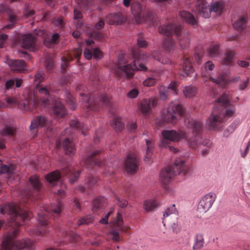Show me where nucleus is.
<instances>
[{
	"label": "nucleus",
	"instance_id": "f257e3e1",
	"mask_svg": "<svg viewBox=\"0 0 250 250\" xmlns=\"http://www.w3.org/2000/svg\"><path fill=\"white\" fill-rule=\"evenodd\" d=\"M232 96L229 91L224 92L214 103V109L206 120V125L210 130H219L224 126L225 118L232 117L236 108L230 103Z\"/></svg>",
	"mask_w": 250,
	"mask_h": 250
},
{
	"label": "nucleus",
	"instance_id": "f03ea898",
	"mask_svg": "<svg viewBox=\"0 0 250 250\" xmlns=\"http://www.w3.org/2000/svg\"><path fill=\"white\" fill-rule=\"evenodd\" d=\"M134 61L131 64L117 66L115 68V73L119 77L130 78L134 75L135 70L145 71L147 70L144 63L148 60L147 57L139 51L133 50Z\"/></svg>",
	"mask_w": 250,
	"mask_h": 250
},
{
	"label": "nucleus",
	"instance_id": "7ed1b4c3",
	"mask_svg": "<svg viewBox=\"0 0 250 250\" xmlns=\"http://www.w3.org/2000/svg\"><path fill=\"white\" fill-rule=\"evenodd\" d=\"M36 90L41 95L39 104L44 107L53 106L52 115L54 118H61L66 114V109L62 102L59 99L51 97L46 86L37 85Z\"/></svg>",
	"mask_w": 250,
	"mask_h": 250
},
{
	"label": "nucleus",
	"instance_id": "20e7f679",
	"mask_svg": "<svg viewBox=\"0 0 250 250\" xmlns=\"http://www.w3.org/2000/svg\"><path fill=\"white\" fill-rule=\"evenodd\" d=\"M80 173L81 172L80 171H76L71 166L67 165L62 168V173L59 170H56L46 175V179L48 182L53 186H55L57 183H59L60 188L55 190L53 192L55 194L62 195L64 193L65 185L62 181L60 182L59 181L61 175H67L70 183L72 184L78 180Z\"/></svg>",
	"mask_w": 250,
	"mask_h": 250
},
{
	"label": "nucleus",
	"instance_id": "39448f33",
	"mask_svg": "<svg viewBox=\"0 0 250 250\" xmlns=\"http://www.w3.org/2000/svg\"><path fill=\"white\" fill-rule=\"evenodd\" d=\"M63 207L62 203L61 201H58L56 204H51L50 206L45 205L42 209L36 211L38 216L37 220L42 227L31 229L29 233L32 235H36L37 236L46 234L47 230L43 226L48 223V217L46 216V214L52 213L56 216H58L61 213Z\"/></svg>",
	"mask_w": 250,
	"mask_h": 250
},
{
	"label": "nucleus",
	"instance_id": "423d86ee",
	"mask_svg": "<svg viewBox=\"0 0 250 250\" xmlns=\"http://www.w3.org/2000/svg\"><path fill=\"white\" fill-rule=\"evenodd\" d=\"M204 129L203 123L201 120L188 121V146L195 148L200 145L206 147H211L212 143L210 140H202Z\"/></svg>",
	"mask_w": 250,
	"mask_h": 250
},
{
	"label": "nucleus",
	"instance_id": "0eeeda50",
	"mask_svg": "<svg viewBox=\"0 0 250 250\" xmlns=\"http://www.w3.org/2000/svg\"><path fill=\"white\" fill-rule=\"evenodd\" d=\"M0 213L2 215H9L11 226H15L21 225L20 221H25L31 217L30 213L25 209H22L18 205L13 203L0 206Z\"/></svg>",
	"mask_w": 250,
	"mask_h": 250
},
{
	"label": "nucleus",
	"instance_id": "6e6552de",
	"mask_svg": "<svg viewBox=\"0 0 250 250\" xmlns=\"http://www.w3.org/2000/svg\"><path fill=\"white\" fill-rule=\"evenodd\" d=\"M18 231V229H15L4 237L0 250H33V242L29 239H16Z\"/></svg>",
	"mask_w": 250,
	"mask_h": 250
},
{
	"label": "nucleus",
	"instance_id": "1a4fd4ad",
	"mask_svg": "<svg viewBox=\"0 0 250 250\" xmlns=\"http://www.w3.org/2000/svg\"><path fill=\"white\" fill-rule=\"evenodd\" d=\"M187 153L185 155H180L176 159L173 166H168L162 170L160 178L162 183L166 185L168 184L173 177L184 172L187 160Z\"/></svg>",
	"mask_w": 250,
	"mask_h": 250
},
{
	"label": "nucleus",
	"instance_id": "9d476101",
	"mask_svg": "<svg viewBox=\"0 0 250 250\" xmlns=\"http://www.w3.org/2000/svg\"><path fill=\"white\" fill-rule=\"evenodd\" d=\"M70 127L67 128L62 133L61 135L65 136L63 139L62 137V140H63L62 143V146L65 153L67 155H73L75 151V145L73 142L70 141V137L72 133V130H81L82 133L84 134V125L83 123L79 122L78 120L75 119L70 121Z\"/></svg>",
	"mask_w": 250,
	"mask_h": 250
},
{
	"label": "nucleus",
	"instance_id": "9b49d317",
	"mask_svg": "<svg viewBox=\"0 0 250 250\" xmlns=\"http://www.w3.org/2000/svg\"><path fill=\"white\" fill-rule=\"evenodd\" d=\"M80 95L83 102L86 104V108L90 110L97 111L101 106H108L110 105L109 99L106 94L92 98L89 93H81Z\"/></svg>",
	"mask_w": 250,
	"mask_h": 250
},
{
	"label": "nucleus",
	"instance_id": "f8f14e48",
	"mask_svg": "<svg viewBox=\"0 0 250 250\" xmlns=\"http://www.w3.org/2000/svg\"><path fill=\"white\" fill-rule=\"evenodd\" d=\"M185 109L178 102H171L162 115L163 122L176 123L184 115Z\"/></svg>",
	"mask_w": 250,
	"mask_h": 250
},
{
	"label": "nucleus",
	"instance_id": "ddd939ff",
	"mask_svg": "<svg viewBox=\"0 0 250 250\" xmlns=\"http://www.w3.org/2000/svg\"><path fill=\"white\" fill-rule=\"evenodd\" d=\"M182 27L175 24H168L159 27V30L161 34L167 36L164 41L163 46L166 50H170L174 47L175 42L170 37L175 34L177 37L180 35Z\"/></svg>",
	"mask_w": 250,
	"mask_h": 250
},
{
	"label": "nucleus",
	"instance_id": "4468645a",
	"mask_svg": "<svg viewBox=\"0 0 250 250\" xmlns=\"http://www.w3.org/2000/svg\"><path fill=\"white\" fill-rule=\"evenodd\" d=\"M162 135L164 138L166 140H161L160 146L162 147L168 148L170 151L176 153L178 150L173 146H170L167 143V140L175 142L179 141L181 139L185 137L186 133L181 130H179V133L177 132L174 130H165L162 132Z\"/></svg>",
	"mask_w": 250,
	"mask_h": 250
},
{
	"label": "nucleus",
	"instance_id": "2eb2a0df",
	"mask_svg": "<svg viewBox=\"0 0 250 250\" xmlns=\"http://www.w3.org/2000/svg\"><path fill=\"white\" fill-rule=\"evenodd\" d=\"M44 34L42 30L35 29L33 34L22 35L20 40V44L22 47L35 52L38 49L36 35L42 36Z\"/></svg>",
	"mask_w": 250,
	"mask_h": 250
},
{
	"label": "nucleus",
	"instance_id": "dca6fc26",
	"mask_svg": "<svg viewBox=\"0 0 250 250\" xmlns=\"http://www.w3.org/2000/svg\"><path fill=\"white\" fill-rule=\"evenodd\" d=\"M131 12L134 16L136 22L139 24L143 21L149 22L150 24L154 25V16L152 12L148 11L143 15L142 14V8L141 4L138 2H136L131 4Z\"/></svg>",
	"mask_w": 250,
	"mask_h": 250
},
{
	"label": "nucleus",
	"instance_id": "f3484780",
	"mask_svg": "<svg viewBox=\"0 0 250 250\" xmlns=\"http://www.w3.org/2000/svg\"><path fill=\"white\" fill-rule=\"evenodd\" d=\"M208 6L207 3L205 1H202L201 4H199L197 7L198 12L205 18H209L211 12L221 14L224 5L223 2L219 1L211 3L209 8L208 7Z\"/></svg>",
	"mask_w": 250,
	"mask_h": 250
},
{
	"label": "nucleus",
	"instance_id": "a211bd4d",
	"mask_svg": "<svg viewBox=\"0 0 250 250\" xmlns=\"http://www.w3.org/2000/svg\"><path fill=\"white\" fill-rule=\"evenodd\" d=\"M39 127L44 128L48 136L50 135L53 131L51 120L45 116L36 117L31 121L30 129L33 133L36 132V129Z\"/></svg>",
	"mask_w": 250,
	"mask_h": 250
},
{
	"label": "nucleus",
	"instance_id": "6ab92c4d",
	"mask_svg": "<svg viewBox=\"0 0 250 250\" xmlns=\"http://www.w3.org/2000/svg\"><path fill=\"white\" fill-rule=\"evenodd\" d=\"M38 102V98L35 94L27 89L24 91L23 98L18 100L17 105L22 110H29Z\"/></svg>",
	"mask_w": 250,
	"mask_h": 250
},
{
	"label": "nucleus",
	"instance_id": "aec40b11",
	"mask_svg": "<svg viewBox=\"0 0 250 250\" xmlns=\"http://www.w3.org/2000/svg\"><path fill=\"white\" fill-rule=\"evenodd\" d=\"M216 198L213 193H209L204 196L198 203L197 212L201 215L207 212L212 207Z\"/></svg>",
	"mask_w": 250,
	"mask_h": 250
},
{
	"label": "nucleus",
	"instance_id": "412c9836",
	"mask_svg": "<svg viewBox=\"0 0 250 250\" xmlns=\"http://www.w3.org/2000/svg\"><path fill=\"white\" fill-rule=\"evenodd\" d=\"M29 182L32 186L33 191L23 190L21 193L22 198H31L32 197L36 196L40 189L41 184L39 180V177L37 175H33L30 177Z\"/></svg>",
	"mask_w": 250,
	"mask_h": 250
},
{
	"label": "nucleus",
	"instance_id": "4be33fe9",
	"mask_svg": "<svg viewBox=\"0 0 250 250\" xmlns=\"http://www.w3.org/2000/svg\"><path fill=\"white\" fill-rule=\"evenodd\" d=\"M100 152V150H95L90 154H88L82 161L83 164L89 169L93 168L94 166L101 167L103 163L99 160L98 157Z\"/></svg>",
	"mask_w": 250,
	"mask_h": 250
},
{
	"label": "nucleus",
	"instance_id": "5701e85b",
	"mask_svg": "<svg viewBox=\"0 0 250 250\" xmlns=\"http://www.w3.org/2000/svg\"><path fill=\"white\" fill-rule=\"evenodd\" d=\"M171 94L176 95L177 94V84L175 82L171 83L168 87L161 86L159 88V94L161 100H166L168 98V95Z\"/></svg>",
	"mask_w": 250,
	"mask_h": 250
},
{
	"label": "nucleus",
	"instance_id": "b1692460",
	"mask_svg": "<svg viewBox=\"0 0 250 250\" xmlns=\"http://www.w3.org/2000/svg\"><path fill=\"white\" fill-rule=\"evenodd\" d=\"M139 161L136 156L133 154H129L125 162V167L127 173L133 174L137 170Z\"/></svg>",
	"mask_w": 250,
	"mask_h": 250
},
{
	"label": "nucleus",
	"instance_id": "393cba45",
	"mask_svg": "<svg viewBox=\"0 0 250 250\" xmlns=\"http://www.w3.org/2000/svg\"><path fill=\"white\" fill-rule=\"evenodd\" d=\"M8 10V18L10 23L4 26L2 29H10L12 28L16 22L18 20V17L14 12L9 10L8 6L4 3L0 4V13Z\"/></svg>",
	"mask_w": 250,
	"mask_h": 250
},
{
	"label": "nucleus",
	"instance_id": "a878e982",
	"mask_svg": "<svg viewBox=\"0 0 250 250\" xmlns=\"http://www.w3.org/2000/svg\"><path fill=\"white\" fill-rule=\"evenodd\" d=\"M83 55L88 60H91L92 56L98 59H101L103 57L102 51L98 48H92L90 46H88L84 49Z\"/></svg>",
	"mask_w": 250,
	"mask_h": 250
},
{
	"label": "nucleus",
	"instance_id": "bb28decb",
	"mask_svg": "<svg viewBox=\"0 0 250 250\" xmlns=\"http://www.w3.org/2000/svg\"><path fill=\"white\" fill-rule=\"evenodd\" d=\"M7 63L13 71L22 72L26 69V64L22 60H8Z\"/></svg>",
	"mask_w": 250,
	"mask_h": 250
},
{
	"label": "nucleus",
	"instance_id": "cd10ccee",
	"mask_svg": "<svg viewBox=\"0 0 250 250\" xmlns=\"http://www.w3.org/2000/svg\"><path fill=\"white\" fill-rule=\"evenodd\" d=\"M156 104L157 100L155 99L151 100L145 99L141 101L139 108L142 113L147 115L149 113L151 107L155 106Z\"/></svg>",
	"mask_w": 250,
	"mask_h": 250
},
{
	"label": "nucleus",
	"instance_id": "c85d7f7f",
	"mask_svg": "<svg viewBox=\"0 0 250 250\" xmlns=\"http://www.w3.org/2000/svg\"><path fill=\"white\" fill-rule=\"evenodd\" d=\"M106 21L109 24H121L124 21V18L120 13L110 14L106 17Z\"/></svg>",
	"mask_w": 250,
	"mask_h": 250
},
{
	"label": "nucleus",
	"instance_id": "c756f323",
	"mask_svg": "<svg viewBox=\"0 0 250 250\" xmlns=\"http://www.w3.org/2000/svg\"><path fill=\"white\" fill-rule=\"evenodd\" d=\"M248 16H240L233 23V27L238 31H242L247 26Z\"/></svg>",
	"mask_w": 250,
	"mask_h": 250
},
{
	"label": "nucleus",
	"instance_id": "7c9ffc66",
	"mask_svg": "<svg viewBox=\"0 0 250 250\" xmlns=\"http://www.w3.org/2000/svg\"><path fill=\"white\" fill-rule=\"evenodd\" d=\"M146 145V154L144 157V161L146 163H149L152 154L153 148L154 147V143L152 140H149L147 138H145Z\"/></svg>",
	"mask_w": 250,
	"mask_h": 250
},
{
	"label": "nucleus",
	"instance_id": "2f4dec72",
	"mask_svg": "<svg viewBox=\"0 0 250 250\" xmlns=\"http://www.w3.org/2000/svg\"><path fill=\"white\" fill-rule=\"evenodd\" d=\"M97 182V179L96 177L91 176L87 177L85 179V186L79 185L77 187V189L81 192L85 191V188H89L90 187L94 186L96 184Z\"/></svg>",
	"mask_w": 250,
	"mask_h": 250
},
{
	"label": "nucleus",
	"instance_id": "473e14b6",
	"mask_svg": "<svg viewBox=\"0 0 250 250\" xmlns=\"http://www.w3.org/2000/svg\"><path fill=\"white\" fill-rule=\"evenodd\" d=\"M205 244V240L203 234L201 233L196 234L194 237V243L193 246V249L198 250L202 249Z\"/></svg>",
	"mask_w": 250,
	"mask_h": 250
},
{
	"label": "nucleus",
	"instance_id": "72a5a7b5",
	"mask_svg": "<svg viewBox=\"0 0 250 250\" xmlns=\"http://www.w3.org/2000/svg\"><path fill=\"white\" fill-rule=\"evenodd\" d=\"M158 203L154 199L146 200L144 203V208L146 212H150L154 210L157 206Z\"/></svg>",
	"mask_w": 250,
	"mask_h": 250
},
{
	"label": "nucleus",
	"instance_id": "f704fd0d",
	"mask_svg": "<svg viewBox=\"0 0 250 250\" xmlns=\"http://www.w3.org/2000/svg\"><path fill=\"white\" fill-rule=\"evenodd\" d=\"M104 199L103 197H99L95 199L93 202L92 211L97 212L98 209H101L105 207Z\"/></svg>",
	"mask_w": 250,
	"mask_h": 250
},
{
	"label": "nucleus",
	"instance_id": "c9c22d12",
	"mask_svg": "<svg viewBox=\"0 0 250 250\" xmlns=\"http://www.w3.org/2000/svg\"><path fill=\"white\" fill-rule=\"evenodd\" d=\"M82 18V14L81 12L79 10L74 8L73 19L74 23L77 28L81 27L83 24V22L81 20Z\"/></svg>",
	"mask_w": 250,
	"mask_h": 250
},
{
	"label": "nucleus",
	"instance_id": "e433bc0d",
	"mask_svg": "<svg viewBox=\"0 0 250 250\" xmlns=\"http://www.w3.org/2000/svg\"><path fill=\"white\" fill-rule=\"evenodd\" d=\"M188 60L185 59L181 61L180 63V68L179 70V76L181 79H186L188 77Z\"/></svg>",
	"mask_w": 250,
	"mask_h": 250
},
{
	"label": "nucleus",
	"instance_id": "4c0bfd02",
	"mask_svg": "<svg viewBox=\"0 0 250 250\" xmlns=\"http://www.w3.org/2000/svg\"><path fill=\"white\" fill-rule=\"evenodd\" d=\"M64 96H65L66 102L68 104L69 108L72 110H74L76 107V104L75 99L71 94L67 91H66L64 92Z\"/></svg>",
	"mask_w": 250,
	"mask_h": 250
},
{
	"label": "nucleus",
	"instance_id": "58836bf2",
	"mask_svg": "<svg viewBox=\"0 0 250 250\" xmlns=\"http://www.w3.org/2000/svg\"><path fill=\"white\" fill-rule=\"evenodd\" d=\"M59 37L60 35L58 33H54L51 38L46 39L44 41V45L47 47H50L52 45L57 43Z\"/></svg>",
	"mask_w": 250,
	"mask_h": 250
},
{
	"label": "nucleus",
	"instance_id": "ea45409f",
	"mask_svg": "<svg viewBox=\"0 0 250 250\" xmlns=\"http://www.w3.org/2000/svg\"><path fill=\"white\" fill-rule=\"evenodd\" d=\"M178 211L175 207V204L168 207L163 212V219L168 217L172 214H177Z\"/></svg>",
	"mask_w": 250,
	"mask_h": 250
},
{
	"label": "nucleus",
	"instance_id": "a19ab883",
	"mask_svg": "<svg viewBox=\"0 0 250 250\" xmlns=\"http://www.w3.org/2000/svg\"><path fill=\"white\" fill-rule=\"evenodd\" d=\"M234 53L233 52L229 51L225 55L224 59L222 60V64L224 65H229L233 61Z\"/></svg>",
	"mask_w": 250,
	"mask_h": 250
},
{
	"label": "nucleus",
	"instance_id": "79ce46f5",
	"mask_svg": "<svg viewBox=\"0 0 250 250\" xmlns=\"http://www.w3.org/2000/svg\"><path fill=\"white\" fill-rule=\"evenodd\" d=\"M111 125L116 131H120L124 127V125L119 118H114Z\"/></svg>",
	"mask_w": 250,
	"mask_h": 250
},
{
	"label": "nucleus",
	"instance_id": "37998d69",
	"mask_svg": "<svg viewBox=\"0 0 250 250\" xmlns=\"http://www.w3.org/2000/svg\"><path fill=\"white\" fill-rule=\"evenodd\" d=\"M15 169V167L14 165L8 166L6 165H1L0 167V172L1 173H6L8 175H11L14 172Z\"/></svg>",
	"mask_w": 250,
	"mask_h": 250
},
{
	"label": "nucleus",
	"instance_id": "c03bdc74",
	"mask_svg": "<svg viewBox=\"0 0 250 250\" xmlns=\"http://www.w3.org/2000/svg\"><path fill=\"white\" fill-rule=\"evenodd\" d=\"M212 82L220 85L221 86H225L227 83V80L226 77L223 75H220L217 79H214L212 77L209 78Z\"/></svg>",
	"mask_w": 250,
	"mask_h": 250
},
{
	"label": "nucleus",
	"instance_id": "a18cd8bd",
	"mask_svg": "<svg viewBox=\"0 0 250 250\" xmlns=\"http://www.w3.org/2000/svg\"><path fill=\"white\" fill-rule=\"evenodd\" d=\"M183 226V219L182 218H177L176 222L173 223L172 225V229L176 233H178L180 231Z\"/></svg>",
	"mask_w": 250,
	"mask_h": 250
},
{
	"label": "nucleus",
	"instance_id": "49530a36",
	"mask_svg": "<svg viewBox=\"0 0 250 250\" xmlns=\"http://www.w3.org/2000/svg\"><path fill=\"white\" fill-rule=\"evenodd\" d=\"M14 131L15 130L13 127L9 126H6L0 131V133L2 136H12L14 135Z\"/></svg>",
	"mask_w": 250,
	"mask_h": 250
},
{
	"label": "nucleus",
	"instance_id": "de8ad7c7",
	"mask_svg": "<svg viewBox=\"0 0 250 250\" xmlns=\"http://www.w3.org/2000/svg\"><path fill=\"white\" fill-rule=\"evenodd\" d=\"M157 78L155 76L152 75L143 81V84L146 86H152L156 83Z\"/></svg>",
	"mask_w": 250,
	"mask_h": 250
},
{
	"label": "nucleus",
	"instance_id": "09e8293b",
	"mask_svg": "<svg viewBox=\"0 0 250 250\" xmlns=\"http://www.w3.org/2000/svg\"><path fill=\"white\" fill-rule=\"evenodd\" d=\"M93 220V217L91 215H89L84 217L83 218H82L81 219L79 220L77 222V224L78 226H80L83 224L88 225L92 223Z\"/></svg>",
	"mask_w": 250,
	"mask_h": 250
},
{
	"label": "nucleus",
	"instance_id": "8fccbe9b",
	"mask_svg": "<svg viewBox=\"0 0 250 250\" xmlns=\"http://www.w3.org/2000/svg\"><path fill=\"white\" fill-rule=\"evenodd\" d=\"M237 126V123L235 122H233L226 129L224 132V136L225 137H228L230 134L232 133L234 130L236 129Z\"/></svg>",
	"mask_w": 250,
	"mask_h": 250
},
{
	"label": "nucleus",
	"instance_id": "3c124183",
	"mask_svg": "<svg viewBox=\"0 0 250 250\" xmlns=\"http://www.w3.org/2000/svg\"><path fill=\"white\" fill-rule=\"evenodd\" d=\"M219 46L218 45H212L208 49V54L211 57H215L219 54Z\"/></svg>",
	"mask_w": 250,
	"mask_h": 250
},
{
	"label": "nucleus",
	"instance_id": "603ef678",
	"mask_svg": "<svg viewBox=\"0 0 250 250\" xmlns=\"http://www.w3.org/2000/svg\"><path fill=\"white\" fill-rule=\"evenodd\" d=\"M44 65L47 70L50 71L52 70L54 66V62L51 56H47L45 57Z\"/></svg>",
	"mask_w": 250,
	"mask_h": 250
},
{
	"label": "nucleus",
	"instance_id": "864d4df0",
	"mask_svg": "<svg viewBox=\"0 0 250 250\" xmlns=\"http://www.w3.org/2000/svg\"><path fill=\"white\" fill-rule=\"evenodd\" d=\"M44 78V74L43 71L42 70H40L35 75L34 81V82L36 83V84L37 85L38 84L43 81Z\"/></svg>",
	"mask_w": 250,
	"mask_h": 250
},
{
	"label": "nucleus",
	"instance_id": "5fc2aeb1",
	"mask_svg": "<svg viewBox=\"0 0 250 250\" xmlns=\"http://www.w3.org/2000/svg\"><path fill=\"white\" fill-rule=\"evenodd\" d=\"M109 235L115 241H118L120 239L119 232L117 229H112L109 232Z\"/></svg>",
	"mask_w": 250,
	"mask_h": 250
},
{
	"label": "nucleus",
	"instance_id": "6e6d98bb",
	"mask_svg": "<svg viewBox=\"0 0 250 250\" xmlns=\"http://www.w3.org/2000/svg\"><path fill=\"white\" fill-rule=\"evenodd\" d=\"M123 222V220L121 217V215L119 212H118L117 216L113 222L114 224L115 225H116V226L118 227L120 229H123L122 227Z\"/></svg>",
	"mask_w": 250,
	"mask_h": 250
},
{
	"label": "nucleus",
	"instance_id": "4d7b16f0",
	"mask_svg": "<svg viewBox=\"0 0 250 250\" xmlns=\"http://www.w3.org/2000/svg\"><path fill=\"white\" fill-rule=\"evenodd\" d=\"M116 199L117 201V205L120 208H124L127 206L128 203L126 200L121 199L118 196L116 197Z\"/></svg>",
	"mask_w": 250,
	"mask_h": 250
},
{
	"label": "nucleus",
	"instance_id": "13d9d810",
	"mask_svg": "<svg viewBox=\"0 0 250 250\" xmlns=\"http://www.w3.org/2000/svg\"><path fill=\"white\" fill-rule=\"evenodd\" d=\"M138 94V90L136 88H134L128 91L127 96L129 98L133 99L136 98Z\"/></svg>",
	"mask_w": 250,
	"mask_h": 250
},
{
	"label": "nucleus",
	"instance_id": "bf43d9fd",
	"mask_svg": "<svg viewBox=\"0 0 250 250\" xmlns=\"http://www.w3.org/2000/svg\"><path fill=\"white\" fill-rule=\"evenodd\" d=\"M6 102L9 105L18 104V100L13 97H8L5 99Z\"/></svg>",
	"mask_w": 250,
	"mask_h": 250
},
{
	"label": "nucleus",
	"instance_id": "052dcab7",
	"mask_svg": "<svg viewBox=\"0 0 250 250\" xmlns=\"http://www.w3.org/2000/svg\"><path fill=\"white\" fill-rule=\"evenodd\" d=\"M113 211V209L111 210L109 212H107L104 215V216L103 217L100 221V222L103 224H108V218L110 215Z\"/></svg>",
	"mask_w": 250,
	"mask_h": 250
},
{
	"label": "nucleus",
	"instance_id": "680f3d73",
	"mask_svg": "<svg viewBox=\"0 0 250 250\" xmlns=\"http://www.w3.org/2000/svg\"><path fill=\"white\" fill-rule=\"evenodd\" d=\"M137 45L139 47L145 48L147 46V42L142 38L137 40Z\"/></svg>",
	"mask_w": 250,
	"mask_h": 250
},
{
	"label": "nucleus",
	"instance_id": "e2e57ef3",
	"mask_svg": "<svg viewBox=\"0 0 250 250\" xmlns=\"http://www.w3.org/2000/svg\"><path fill=\"white\" fill-rule=\"evenodd\" d=\"M72 59L71 57H69V59L66 58H62V69H64L65 67L67 66L68 62Z\"/></svg>",
	"mask_w": 250,
	"mask_h": 250
},
{
	"label": "nucleus",
	"instance_id": "0e129e2a",
	"mask_svg": "<svg viewBox=\"0 0 250 250\" xmlns=\"http://www.w3.org/2000/svg\"><path fill=\"white\" fill-rule=\"evenodd\" d=\"M15 85V81L14 79H9L5 82V88L9 89L12 88Z\"/></svg>",
	"mask_w": 250,
	"mask_h": 250
},
{
	"label": "nucleus",
	"instance_id": "69168bd1",
	"mask_svg": "<svg viewBox=\"0 0 250 250\" xmlns=\"http://www.w3.org/2000/svg\"><path fill=\"white\" fill-rule=\"evenodd\" d=\"M93 0H77V3L82 5L88 7L91 4Z\"/></svg>",
	"mask_w": 250,
	"mask_h": 250
},
{
	"label": "nucleus",
	"instance_id": "338daca9",
	"mask_svg": "<svg viewBox=\"0 0 250 250\" xmlns=\"http://www.w3.org/2000/svg\"><path fill=\"white\" fill-rule=\"evenodd\" d=\"M179 16L183 21L186 22H188V12L185 10L182 11L179 13Z\"/></svg>",
	"mask_w": 250,
	"mask_h": 250
},
{
	"label": "nucleus",
	"instance_id": "774afa93",
	"mask_svg": "<svg viewBox=\"0 0 250 250\" xmlns=\"http://www.w3.org/2000/svg\"><path fill=\"white\" fill-rule=\"evenodd\" d=\"M197 92V89L194 86H188V97H192L195 95Z\"/></svg>",
	"mask_w": 250,
	"mask_h": 250
}]
</instances>
